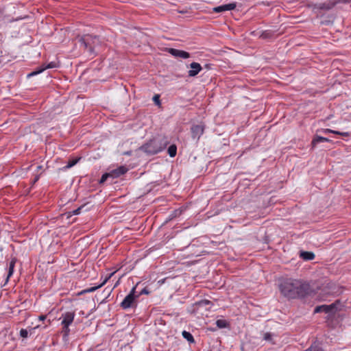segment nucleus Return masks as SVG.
Returning a JSON list of instances; mask_svg holds the SVG:
<instances>
[{
  "label": "nucleus",
  "mask_w": 351,
  "mask_h": 351,
  "mask_svg": "<svg viewBox=\"0 0 351 351\" xmlns=\"http://www.w3.org/2000/svg\"><path fill=\"white\" fill-rule=\"evenodd\" d=\"M167 153L170 157H174L177 154V146L174 144L171 145L167 149Z\"/></svg>",
  "instance_id": "aec40b11"
},
{
  "label": "nucleus",
  "mask_w": 351,
  "mask_h": 351,
  "mask_svg": "<svg viewBox=\"0 0 351 351\" xmlns=\"http://www.w3.org/2000/svg\"><path fill=\"white\" fill-rule=\"evenodd\" d=\"M338 3V1L329 0L323 3H315L313 5V10L317 14V16H322L323 14L322 11L330 10L332 9Z\"/></svg>",
  "instance_id": "20e7f679"
},
{
  "label": "nucleus",
  "mask_w": 351,
  "mask_h": 351,
  "mask_svg": "<svg viewBox=\"0 0 351 351\" xmlns=\"http://www.w3.org/2000/svg\"><path fill=\"white\" fill-rule=\"evenodd\" d=\"M20 335L21 337H22L23 338H27V336H28V332L26 329H21L20 330Z\"/></svg>",
  "instance_id": "2f4dec72"
},
{
  "label": "nucleus",
  "mask_w": 351,
  "mask_h": 351,
  "mask_svg": "<svg viewBox=\"0 0 351 351\" xmlns=\"http://www.w3.org/2000/svg\"><path fill=\"white\" fill-rule=\"evenodd\" d=\"M80 158H73L69 160L67 165L63 167V169L66 170L69 168H71L74 165H75L78 161L80 160Z\"/></svg>",
  "instance_id": "412c9836"
},
{
  "label": "nucleus",
  "mask_w": 351,
  "mask_h": 351,
  "mask_svg": "<svg viewBox=\"0 0 351 351\" xmlns=\"http://www.w3.org/2000/svg\"><path fill=\"white\" fill-rule=\"evenodd\" d=\"M205 125L203 123L193 125L191 128V136L193 139L198 141L204 132Z\"/></svg>",
  "instance_id": "423d86ee"
},
{
  "label": "nucleus",
  "mask_w": 351,
  "mask_h": 351,
  "mask_svg": "<svg viewBox=\"0 0 351 351\" xmlns=\"http://www.w3.org/2000/svg\"><path fill=\"white\" fill-rule=\"evenodd\" d=\"M276 337V335H275L274 333L266 332L264 335L263 339L266 341L270 342L272 344H275L276 343V341H275Z\"/></svg>",
  "instance_id": "dca6fc26"
},
{
  "label": "nucleus",
  "mask_w": 351,
  "mask_h": 351,
  "mask_svg": "<svg viewBox=\"0 0 351 351\" xmlns=\"http://www.w3.org/2000/svg\"><path fill=\"white\" fill-rule=\"evenodd\" d=\"M119 197L120 198L124 197V195H121Z\"/></svg>",
  "instance_id": "4c0bfd02"
},
{
  "label": "nucleus",
  "mask_w": 351,
  "mask_h": 351,
  "mask_svg": "<svg viewBox=\"0 0 351 351\" xmlns=\"http://www.w3.org/2000/svg\"><path fill=\"white\" fill-rule=\"evenodd\" d=\"M80 47L83 48L88 55L94 57L96 55L95 49L101 43L99 37L90 34H86L79 38Z\"/></svg>",
  "instance_id": "7ed1b4c3"
},
{
  "label": "nucleus",
  "mask_w": 351,
  "mask_h": 351,
  "mask_svg": "<svg viewBox=\"0 0 351 351\" xmlns=\"http://www.w3.org/2000/svg\"><path fill=\"white\" fill-rule=\"evenodd\" d=\"M38 178L39 177L38 176L35 177L34 180V182H36L38 180Z\"/></svg>",
  "instance_id": "e433bc0d"
},
{
  "label": "nucleus",
  "mask_w": 351,
  "mask_h": 351,
  "mask_svg": "<svg viewBox=\"0 0 351 351\" xmlns=\"http://www.w3.org/2000/svg\"><path fill=\"white\" fill-rule=\"evenodd\" d=\"M16 261H17V259L16 257H12L10 262L8 273L7 278L5 279V283H7L8 282L10 278L12 276V274L14 273V266H15Z\"/></svg>",
  "instance_id": "ddd939ff"
},
{
  "label": "nucleus",
  "mask_w": 351,
  "mask_h": 351,
  "mask_svg": "<svg viewBox=\"0 0 351 351\" xmlns=\"http://www.w3.org/2000/svg\"><path fill=\"white\" fill-rule=\"evenodd\" d=\"M169 143L167 136L158 135L143 144L140 149L148 155H154L162 152Z\"/></svg>",
  "instance_id": "f03ea898"
},
{
  "label": "nucleus",
  "mask_w": 351,
  "mask_h": 351,
  "mask_svg": "<svg viewBox=\"0 0 351 351\" xmlns=\"http://www.w3.org/2000/svg\"><path fill=\"white\" fill-rule=\"evenodd\" d=\"M300 256L304 261H311L314 259L315 254L312 252L302 251L300 252Z\"/></svg>",
  "instance_id": "2eb2a0df"
},
{
  "label": "nucleus",
  "mask_w": 351,
  "mask_h": 351,
  "mask_svg": "<svg viewBox=\"0 0 351 351\" xmlns=\"http://www.w3.org/2000/svg\"><path fill=\"white\" fill-rule=\"evenodd\" d=\"M338 134L343 136H348V132H340V134Z\"/></svg>",
  "instance_id": "c9c22d12"
},
{
  "label": "nucleus",
  "mask_w": 351,
  "mask_h": 351,
  "mask_svg": "<svg viewBox=\"0 0 351 351\" xmlns=\"http://www.w3.org/2000/svg\"><path fill=\"white\" fill-rule=\"evenodd\" d=\"M279 289L281 294L288 299L303 298L313 292L308 282L293 278L283 280L279 285Z\"/></svg>",
  "instance_id": "f257e3e1"
},
{
  "label": "nucleus",
  "mask_w": 351,
  "mask_h": 351,
  "mask_svg": "<svg viewBox=\"0 0 351 351\" xmlns=\"http://www.w3.org/2000/svg\"><path fill=\"white\" fill-rule=\"evenodd\" d=\"M182 337L185 339H186L189 342H190V343H194L195 342V339H194L193 335L189 332L184 330L182 332Z\"/></svg>",
  "instance_id": "4be33fe9"
},
{
  "label": "nucleus",
  "mask_w": 351,
  "mask_h": 351,
  "mask_svg": "<svg viewBox=\"0 0 351 351\" xmlns=\"http://www.w3.org/2000/svg\"><path fill=\"white\" fill-rule=\"evenodd\" d=\"M304 351H322V350L317 345H312L310 348Z\"/></svg>",
  "instance_id": "a878e982"
},
{
  "label": "nucleus",
  "mask_w": 351,
  "mask_h": 351,
  "mask_svg": "<svg viewBox=\"0 0 351 351\" xmlns=\"http://www.w3.org/2000/svg\"><path fill=\"white\" fill-rule=\"evenodd\" d=\"M107 280H105L101 284H100L98 286L92 287L90 288H87L86 289H84L81 291L80 294L87 293H92L98 289L99 288L101 287L106 282Z\"/></svg>",
  "instance_id": "a211bd4d"
},
{
  "label": "nucleus",
  "mask_w": 351,
  "mask_h": 351,
  "mask_svg": "<svg viewBox=\"0 0 351 351\" xmlns=\"http://www.w3.org/2000/svg\"><path fill=\"white\" fill-rule=\"evenodd\" d=\"M167 51L175 58L187 59L191 57L189 52L174 48H167Z\"/></svg>",
  "instance_id": "0eeeda50"
},
{
  "label": "nucleus",
  "mask_w": 351,
  "mask_h": 351,
  "mask_svg": "<svg viewBox=\"0 0 351 351\" xmlns=\"http://www.w3.org/2000/svg\"><path fill=\"white\" fill-rule=\"evenodd\" d=\"M62 334L63 338L66 339L70 333L69 326H65V325H62Z\"/></svg>",
  "instance_id": "b1692460"
},
{
  "label": "nucleus",
  "mask_w": 351,
  "mask_h": 351,
  "mask_svg": "<svg viewBox=\"0 0 351 351\" xmlns=\"http://www.w3.org/2000/svg\"><path fill=\"white\" fill-rule=\"evenodd\" d=\"M38 319L40 321H43L46 319V315H40V316H39Z\"/></svg>",
  "instance_id": "f704fd0d"
},
{
  "label": "nucleus",
  "mask_w": 351,
  "mask_h": 351,
  "mask_svg": "<svg viewBox=\"0 0 351 351\" xmlns=\"http://www.w3.org/2000/svg\"><path fill=\"white\" fill-rule=\"evenodd\" d=\"M149 293V291L147 290L146 288H144L143 289L140 293L137 295L138 297L140 295H143V294H148Z\"/></svg>",
  "instance_id": "72a5a7b5"
},
{
  "label": "nucleus",
  "mask_w": 351,
  "mask_h": 351,
  "mask_svg": "<svg viewBox=\"0 0 351 351\" xmlns=\"http://www.w3.org/2000/svg\"><path fill=\"white\" fill-rule=\"evenodd\" d=\"M184 209L182 208H180L178 209H176V210H174L169 216L168 217V220H171L178 216H180L182 212H183Z\"/></svg>",
  "instance_id": "6ab92c4d"
},
{
  "label": "nucleus",
  "mask_w": 351,
  "mask_h": 351,
  "mask_svg": "<svg viewBox=\"0 0 351 351\" xmlns=\"http://www.w3.org/2000/svg\"><path fill=\"white\" fill-rule=\"evenodd\" d=\"M271 36H272L271 32L267 30V31L263 32L261 34V37H262L263 38H270Z\"/></svg>",
  "instance_id": "bb28decb"
},
{
  "label": "nucleus",
  "mask_w": 351,
  "mask_h": 351,
  "mask_svg": "<svg viewBox=\"0 0 351 351\" xmlns=\"http://www.w3.org/2000/svg\"><path fill=\"white\" fill-rule=\"evenodd\" d=\"M109 178H112L110 173H106L102 175L99 182L100 183H104Z\"/></svg>",
  "instance_id": "393cba45"
},
{
  "label": "nucleus",
  "mask_w": 351,
  "mask_h": 351,
  "mask_svg": "<svg viewBox=\"0 0 351 351\" xmlns=\"http://www.w3.org/2000/svg\"><path fill=\"white\" fill-rule=\"evenodd\" d=\"M237 7V3L232 2L228 4L221 5L213 8V12L219 13L223 12L228 10H232Z\"/></svg>",
  "instance_id": "9d476101"
},
{
  "label": "nucleus",
  "mask_w": 351,
  "mask_h": 351,
  "mask_svg": "<svg viewBox=\"0 0 351 351\" xmlns=\"http://www.w3.org/2000/svg\"><path fill=\"white\" fill-rule=\"evenodd\" d=\"M128 168L125 166H120L117 169H114L110 171L112 178H118L123 174H125L128 171Z\"/></svg>",
  "instance_id": "f8f14e48"
},
{
  "label": "nucleus",
  "mask_w": 351,
  "mask_h": 351,
  "mask_svg": "<svg viewBox=\"0 0 351 351\" xmlns=\"http://www.w3.org/2000/svg\"><path fill=\"white\" fill-rule=\"evenodd\" d=\"M58 67L57 63L55 62H51L47 64V65L44 68L46 69H53Z\"/></svg>",
  "instance_id": "c85d7f7f"
},
{
  "label": "nucleus",
  "mask_w": 351,
  "mask_h": 351,
  "mask_svg": "<svg viewBox=\"0 0 351 351\" xmlns=\"http://www.w3.org/2000/svg\"><path fill=\"white\" fill-rule=\"evenodd\" d=\"M153 101L156 105H160V96L159 95H155L153 97Z\"/></svg>",
  "instance_id": "473e14b6"
},
{
  "label": "nucleus",
  "mask_w": 351,
  "mask_h": 351,
  "mask_svg": "<svg viewBox=\"0 0 351 351\" xmlns=\"http://www.w3.org/2000/svg\"><path fill=\"white\" fill-rule=\"evenodd\" d=\"M86 204L82 205L81 206L78 207L77 209H75L72 211L67 212L66 215H67V218L71 217L72 215H77L81 213V210L84 209L86 207Z\"/></svg>",
  "instance_id": "f3484780"
},
{
  "label": "nucleus",
  "mask_w": 351,
  "mask_h": 351,
  "mask_svg": "<svg viewBox=\"0 0 351 351\" xmlns=\"http://www.w3.org/2000/svg\"><path fill=\"white\" fill-rule=\"evenodd\" d=\"M135 293L136 287H134L121 302L120 306L123 309L132 308L136 304V300L138 298V295H136Z\"/></svg>",
  "instance_id": "39448f33"
},
{
  "label": "nucleus",
  "mask_w": 351,
  "mask_h": 351,
  "mask_svg": "<svg viewBox=\"0 0 351 351\" xmlns=\"http://www.w3.org/2000/svg\"><path fill=\"white\" fill-rule=\"evenodd\" d=\"M188 67L190 68V70L188 71L189 77L196 76L202 70L201 64L195 62L191 63Z\"/></svg>",
  "instance_id": "1a4fd4ad"
},
{
  "label": "nucleus",
  "mask_w": 351,
  "mask_h": 351,
  "mask_svg": "<svg viewBox=\"0 0 351 351\" xmlns=\"http://www.w3.org/2000/svg\"><path fill=\"white\" fill-rule=\"evenodd\" d=\"M210 304V302L209 300H201L198 304L199 306H206L209 305Z\"/></svg>",
  "instance_id": "7c9ffc66"
},
{
  "label": "nucleus",
  "mask_w": 351,
  "mask_h": 351,
  "mask_svg": "<svg viewBox=\"0 0 351 351\" xmlns=\"http://www.w3.org/2000/svg\"><path fill=\"white\" fill-rule=\"evenodd\" d=\"M75 313L74 312H66L62 314L60 319H62L61 324L65 326H70L75 318Z\"/></svg>",
  "instance_id": "6e6552de"
},
{
  "label": "nucleus",
  "mask_w": 351,
  "mask_h": 351,
  "mask_svg": "<svg viewBox=\"0 0 351 351\" xmlns=\"http://www.w3.org/2000/svg\"><path fill=\"white\" fill-rule=\"evenodd\" d=\"M44 70H45V69H38V70H37V71H33V72H32V73H29V74L27 75V77L29 78V77H32V76L36 75H38V74H39V73H42Z\"/></svg>",
  "instance_id": "cd10ccee"
},
{
  "label": "nucleus",
  "mask_w": 351,
  "mask_h": 351,
  "mask_svg": "<svg viewBox=\"0 0 351 351\" xmlns=\"http://www.w3.org/2000/svg\"><path fill=\"white\" fill-rule=\"evenodd\" d=\"M330 140L326 137L320 136L318 135H316L314 136L311 145L313 147H315L318 143L322 142H328Z\"/></svg>",
  "instance_id": "4468645a"
},
{
  "label": "nucleus",
  "mask_w": 351,
  "mask_h": 351,
  "mask_svg": "<svg viewBox=\"0 0 351 351\" xmlns=\"http://www.w3.org/2000/svg\"><path fill=\"white\" fill-rule=\"evenodd\" d=\"M322 132L324 134H328V133H332V134H340V132L339 131H335V130H330V129H324L322 130Z\"/></svg>",
  "instance_id": "c756f323"
},
{
  "label": "nucleus",
  "mask_w": 351,
  "mask_h": 351,
  "mask_svg": "<svg viewBox=\"0 0 351 351\" xmlns=\"http://www.w3.org/2000/svg\"><path fill=\"white\" fill-rule=\"evenodd\" d=\"M216 325L219 328H225L228 327V324L225 319H217L216 321Z\"/></svg>",
  "instance_id": "5701e85b"
},
{
  "label": "nucleus",
  "mask_w": 351,
  "mask_h": 351,
  "mask_svg": "<svg viewBox=\"0 0 351 351\" xmlns=\"http://www.w3.org/2000/svg\"><path fill=\"white\" fill-rule=\"evenodd\" d=\"M335 308V304H332L330 305H321L317 306L315 307L314 310V313H317L320 312H325V313H331L332 312L333 309Z\"/></svg>",
  "instance_id": "9b49d317"
}]
</instances>
